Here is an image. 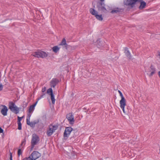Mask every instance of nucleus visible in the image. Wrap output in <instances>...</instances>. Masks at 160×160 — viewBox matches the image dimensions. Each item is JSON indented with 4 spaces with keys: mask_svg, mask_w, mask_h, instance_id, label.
Instances as JSON below:
<instances>
[{
    "mask_svg": "<svg viewBox=\"0 0 160 160\" xmlns=\"http://www.w3.org/2000/svg\"><path fill=\"white\" fill-rule=\"evenodd\" d=\"M59 82V80L57 78H53L50 82V85L51 88L48 89L47 91V93L50 96L51 99L53 104H54L55 101L54 95L52 89V88H55Z\"/></svg>",
    "mask_w": 160,
    "mask_h": 160,
    "instance_id": "1",
    "label": "nucleus"
},
{
    "mask_svg": "<svg viewBox=\"0 0 160 160\" xmlns=\"http://www.w3.org/2000/svg\"><path fill=\"white\" fill-rule=\"evenodd\" d=\"M140 3L139 7L140 9L144 8L146 6V3L143 0H126L124 2V4L127 6H130L132 8H133L135 4Z\"/></svg>",
    "mask_w": 160,
    "mask_h": 160,
    "instance_id": "2",
    "label": "nucleus"
},
{
    "mask_svg": "<svg viewBox=\"0 0 160 160\" xmlns=\"http://www.w3.org/2000/svg\"><path fill=\"white\" fill-rule=\"evenodd\" d=\"M72 132L74 133L73 137L75 138L78 135V132L77 131L75 132V130H73V129L71 127H68L65 128L63 133V137L64 140H66L67 139Z\"/></svg>",
    "mask_w": 160,
    "mask_h": 160,
    "instance_id": "3",
    "label": "nucleus"
},
{
    "mask_svg": "<svg viewBox=\"0 0 160 160\" xmlns=\"http://www.w3.org/2000/svg\"><path fill=\"white\" fill-rule=\"evenodd\" d=\"M48 52L46 53V52L43 51L38 50L36 52H33L32 54V55L38 58H44L48 56Z\"/></svg>",
    "mask_w": 160,
    "mask_h": 160,
    "instance_id": "4",
    "label": "nucleus"
},
{
    "mask_svg": "<svg viewBox=\"0 0 160 160\" xmlns=\"http://www.w3.org/2000/svg\"><path fill=\"white\" fill-rule=\"evenodd\" d=\"M41 156L40 153L38 152L34 151L29 157L25 158L22 160H35Z\"/></svg>",
    "mask_w": 160,
    "mask_h": 160,
    "instance_id": "5",
    "label": "nucleus"
},
{
    "mask_svg": "<svg viewBox=\"0 0 160 160\" xmlns=\"http://www.w3.org/2000/svg\"><path fill=\"white\" fill-rule=\"evenodd\" d=\"M49 127V129L46 132L47 135L48 137L51 136L55 131L58 129V125H53L51 124Z\"/></svg>",
    "mask_w": 160,
    "mask_h": 160,
    "instance_id": "6",
    "label": "nucleus"
},
{
    "mask_svg": "<svg viewBox=\"0 0 160 160\" xmlns=\"http://www.w3.org/2000/svg\"><path fill=\"white\" fill-rule=\"evenodd\" d=\"M9 108L12 112H15L16 114H17L19 112V108H18L14 103L12 102H9L8 103Z\"/></svg>",
    "mask_w": 160,
    "mask_h": 160,
    "instance_id": "7",
    "label": "nucleus"
},
{
    "mask_svg": "<svg viewBox=\"0 0 160 160\" xmlns=\"http://www.w3.org/2000/svg\"><path fill=\"white\" fill-rule=\"evenodd\" d=\"M39 141V138L37 135L35 134L34 136H32L31 142V150L33 149L35 145H36Z\"/></svg>",
    "mask_w": 160,
    "mask_h": 160,
    "instance_id": "8",
    "label": "nucleus"
},
{
    "mask_svg": "<svg viewBox=\"0 0 160 160\" xmlns=\"http://www.w3.org/2000/svg\"><path fill=\"white\" fill-rule=\"evenodd\" d=\"M97 7L98 11H101L103 12H106L107 9L105 8V5L102 2H99L97 4Z\"/></svg>",
    "mask_w": 160,
    "mask_h": 160,
    "instance_id": "9",
    "label": "nucleus"
},
{
    "mask_svg": "<svg viewBox=\"0 0 160 160\" xmlns=\"http://www.w3.org/2000/svg\"><path fill=\"white\" fill-rule=\"evenodd\" d=\"M125 104L122 106L121 104H120V107L122 109L123 112L125 114H128L131 111V110L129 108V107H128L126 106V101L125 102Z\"/></svg>",
    "mask_w": 160,
    "mask_h": 160,
    "instance_id": "10",
    "label": "nucleus"
},
{
    "mask_svg": "<svg viewBox=\"0 0 160 160\" xmlns=\"http://www.w3.org/2000/svg\"><path fill=\"white\" fill-rule=\"evenodd\" d=\"M66 118L68 119L70 124H73L74 122V116L72 113H69L66 116Z\"/></svg>",
    "mask_w": 160,
    "mask_h": 160,
    "instance_id": "11",
    "label": "nucleus"
},
{
    "mask_svg": "<svg viewBox=\"0 0 160 160\" xmlns=\"http://www.w3.org/2000/svg\"><path fill=\"white\" fill-rule=\"evenodd\" d=\"M59 45L64 46L63 48H65L66 50H68V48L71 47L70 45H68L67 43L66 40L65 38H63L62 39V41L59 44Z\"/></svg>",
    "mask_w": 160,
    "mask_h": 160,
    "instance_id": "12",
    "label": "nucleus"
},
{
    "mask_svg": "<svg viewBox=\"0 0 160 160\" xmlns=\"http://www.w3.org/2000/svg\"><path fill=\"white\" fill-rule=\"evenodd\" d=\"M2 107L3 108L1 110V113L4 116L7 115V112L8 110L7 107L5 105H1L0 107Z\"/></svg>",
    "mask_w": 160,
    "mask_h": 160,
    "instance_id": "13",
    "label": "nucleus"
},
{
    "mask_svg": "<svg viewBox=\"0 0 160 160\" xmlns=\"http://www.w3.org/2000/svg\"><path fill=\"white\" fill-rule=\"evenodd\" d=\"M123 11V9L119 8H116L112 10L111 13L113 14L114 13L121 14Z\"/></svg>",
    "mask_w": 160,
    "mask_h": 160,
    "instance_id": "14",
    "label": "nucleus"
},
{
    "mask_svg": "<svg viewBox=\"0 0 160 160\" xmlns=\"http://www.w3.org/2000/svg\"><path fill=\"white\" fill-rule=\"evenodd\" d=\"M124 50V53L128 59L129 60L131 59L132 58V57L130 52L128 50V48L127 47H125Z\"/></svg>",
    "mask_w": 160,
    "mask_h": 160,
    "instance_id": "15",
    "label": "nucleus"
},
{
    "mask_svg": "<svg viewBox=\"0 0 160 160\" xmlns=\"http://www.w3.org/2000/svg\"><path fill=\"white\" fill-rule=\"evenodd\" d=\"M118 92L121 98V100L120 101V104H121L122 106H123V105H124L125 104V102L126 101V99L123 97L122 92L120 90H118Z\"/></svg>",
    "mask_w": 160,
    "mask_h": 160,
    "instance_id": "16",
    "label": "nucleus"
},
{
    "mask_svg": "<svg viewBox=\"0 0 160 160\" xmlns=\"http://www.w3.org/2000/svg\"><path fill=\"white\" fill-rule=\"evenodd\" d=\"M46 87H44L42 88V95H41L40 97H38V100H39L42 98H43V96L45 95L46 94V92H45L46 91Z\"/></svg>",
    "mask_w": 160,
    "mask_h": 160,
    "instance_id": "17",
    "label": "nucleus"
},
{
    "mask_svg": "<svg viewBox=\"0 0 160 160\" xmlns=\"http://www.w3.org/2000/svg\"><path fill=\"white\" fill-rule=\"evenodd\" d=\"M39 122V120L38 119L35 120L33 122H31L29 126L32 128H34L35 126V125L38 123Z\"/></svg>",
    "mask_w": 160,
    "mask_h": 160,
    "instance_id": "18",
    "label": "nucleus"
},
{
    "mask_svg": "<svg viewBox=\"0 0 160 160\" xmlns=\"http://www.w3.org/2000/svg\"><path fill=\"white\" fill-rule=\"evenodd\" d=\"M59 49L60 48L58 46H54L52 48L53 51L55 53H57L59 51Z\"/></svg>",
    "mask_w": 160,
    "mask_h": 160,
    "instance_id": "19",
    "label": "nucleus"
},
{
    "mask_svg": "<svg viewBox=\"0 0 160 160\" xmlns=\"http://www.w3.org/2000/svg\"><path fill=\"white\" fill-rule=\"evenodd\" d=\"M90 12L92 14L95 16L97 14H98V12L94 9L92 8H91L90 9Z\"/></svg>",
    "mask_w": 160,
    "mask_h": 160,
    "instance_id": "20",
    "label": "nucleus"
},
{
    "mask_svg": "<svg viewBox=\"0 0 160 160\" xmlns=\"http://www.w3.org/2000/svg\"><path fill=\"white\" fill-rule=\"evenodd\" d=\"M97 46L98 48H100L102 46V44L101 41H100V39H98L97 40Z\"/></svg>",
    "mask_w": 160,
    "mask_h": 160,
    "instance_id": "21",
    "label": "nucleus"
},
{
    "mask_svg": "<svg viewBox=\"0 0 160 160\" xmlns=\"http://www.w3.org/2000/svg\"><path fill=\"white\" fill-rule=\"evenodd\" d=\"M95 16L96 18L99 20L102 21L103 20V18L102 15H98L97 14Z\"/></svg>",
    "mask_w": 160,
    "mask_h": 160,
    "instance_id": "22",
    "label": "nucleus"
},
{
    "mask_svg": "<svg viewBox=\"0 0 160 160\" xmlns=\"http://www.w3.org/2000/svg\"><path fill=\"white\" fill-rule=\"evenodd\" d=\"M23 148V147L21 148V146L19 147V148L18 149V156H19L20 155L22 154V149Z\"/></svg>",
    "mask_w": 160,
    "mask_h": 160,
    "instance_id": "23",
    "label": "nucleus"
},
{
    "mask_svg": "<svg viewBox=\"0 0 160 160\" xmlns=\"http://www.w3.org/2000/svg\"><path fill=\"white\" fill-rule=\"evenodd\" d=\"M34 108H35L33 107V106H32V105L30 106L28 109V112H31L34 110Z\"/></svg>",
    "mask_w": 160,
    "mask_h": 160,
    "instance_id": "24",
    "label": "nucleus"
},
{
    "mask_svg": "<svg viewBox=\"0 0 160 160\" xmlns=\"http://www.w3.org/2000/svg\"><path fill=\"white\" fill-rule=\"evenodd\" d=\"M150 71L152 72H155L156 69L154 66L152 65H151L150 66Z\"/></svg>",
    "mask_w": 160,
    "mask_h": 160,
    "instance_id": "25",
    "label": "nucleus"
},
{
    "mask_svg": "<svg viewBox=\"0 0 160 160\" xmlns=\"http://www.w3.org/2000/svg\"><path fill=\"white\" fill-rule=\"evenodd\" d=\"M18 124V129L19 130L22 129V124L21 122H17Z\"/></svg>",
    "mask_w": 160,
    "mask_h": 160,
    "instance_id": "26",
    "label": "nucleus"
},
{
    "mask_svg": "<svg viewBox=\"0 0 160 160\" xmlns=\"http://www.w3.org/2000/svg\"><path fill=\"white\" fill-rule=\"evenodd\" d=\"M23 116L21 117L18 116L17 122H21V121L22 120V119L23 118Z\"/></svg>",
    "mask_w": 160,
    "mask_h": 160,
    "instance_id": "27",
    "label": "nucleus"
},
{
    "mask_svg": "<svg viewBox=\"0 0 160 160\" xmlns=\"http://www.w3.org/2000/svg\"><path fill=\"white\" fill-rule=\"evenodd\" d=\"M30 119H29V118H27L26 119L27 124H28V125H29L30 123V122H30Z\"/></svg>",
    "mask_w": 160,
    "mask_h": 160,
    "instance_id": "28",
    "label": "nucleus"
},
{
    "mask_svg": "<svg viewBox=\"0 0 160 160\" xmlns=\"http://www.w3.org/2000/svg\"><path fill=\"white\" fill-rule=\"evenodd\" d=\"M31 116V114L30 113H28L27 114V118H29L30 119V117Z\"/></svg>",
    "mask_w": 160,
    "mask_h": 160,
    "instance_id": "29",
    "label": "nucleus"
},
{
    "mask_svg": "<svg viewBox=\"0 0 160 160\" xmlns=\"http://www.w3.org/2000/svg\"><path fill=\"white\" fill-rule=\"evenodd\" d=\"M155 73V72H152L151 71L150 74L149 76H152L153 75V74H154Z\"/></svg>",
    "mask_w": 160,
    "mask_h": 160,
    "instance_id": "30",
    "label": "nucleus"
},
{
    "mask_svg": "<svg viewBox=\"0 0 160 160\" xmlns=\"http://www.w3.org/2000/svg\"><path fill=\"white\" fill-rule=\"evenodd\" d=\"M26 142V139L25 138L23 139V141H22L21 143H23V144H24V145H25V144Z\"/></svg>",
    "mask_w": 160,
    "mask_h": 160,
    "instance_id": "31",
    "label": "nucleus"
},
{
    "mask_svg": "<svg viewBox=\"0 0 160 160\" xmlns=\"http://www.w3.org/2000/svg\"><path fill=\"white\" fill-rule=\"evenodd\" d=\"M10 160H13L12 159V153L11 152H10Z\"/></svg>",
    "mask_w": 160,
    "mask_h": 160,
    "instance_id": "32",
    "label": "nucleus"
},
{
    "mask_svg": "<svg viewBox=\"0 0 160 160\" xmlns=\"http://www.w3.org/2000/svg\"><path fill=\"white\" fill-rule=\"evenodd\" d=\"M3 130L0 127V133H3Z\"/></svg>",
    "mask_w": 160,
    "mask_h": 160,
    "instance_id": "33",
    "label": "nucleus"
},
{
    "mask_svg": "<svg viewBox=\"0 0 160 160\" xmlns=\"http://www.w3.org/2000/svg\"><path fill=\"white\" fill-rule=\"evenodd\" d=\"M27 104H28V103H26V105H25V106H24V105H23V106H22V107H23V110H24V108H25V107H26V106H27Z\"/></svg>",
    "mask_w": 160,
    "mask_h": 160,
    "instance_id": "34",
    "label": "nucleus"
},
{
    "mask_svg": "<svg viewBox=\"0 0 160 160\" xmlns=\"http://www.w3.org/2000/svg\"><path fill=\"white\" fill-rule=\"evenodd\" d=\"M83 109L84 110H85V112H88V110L87 109V108H83Z\"/></svg>",
    "mask_w": 160,
    "mask_h": 160,
    "instance_id": "35",
    "label": "nucleus"
},
{
    "mask_svg": "<svg viewBox=\"0 0 160 160\" xmlns=\"http://www.w3.org/2000/svg\"><path fill=\"white\" fill-rule=\"evenodd\" d=\"M37 101L36 102L34 103V104H36H36H37V103L38 102V101L39 100H38V98H37Z\"/></svg>",
    "mask_w": 160,
    "mask_h": 160,
    "instance_id": "36",
    "label": "nucleus"
},
{
    "mask_svg": "<svg viewBox=\"0 0 160 160\" xmlns=\"http://www.w3.org/2000/svg\"><path fill=\"white\" fill-rule=\"evenodd\" d=\"M36 105V104L34 103L32 105V106L35 108V107Z\"/></svg>",
    "mask_w": 160,
    "mask_h": 160,
    "instance_id": "37",
    "label": "nucleus"
},
{
    "mask_svg": "<svg viewBox=\"0 0 160 160\" xmlns=\"http://www.w3.org/2000/svg\"><path fill=\"white\" fill-rule=\"evenodd\" d=\"M158 75L159 77L160 78V71L158 72Z\"/></svg>",
    "mask_w": 160,
    "mask_h": 160,
    "instance_id": "38",
    "label": "nucleus"
},
{
    "mask_svg": "<svg viewBox=\"0 0 160 160\" xmlns=\"http://www.w3.org/2000/svg\"><path fill=\"white\" fill-rule=\"evenodd\" d=\"M23 143H21V144H20V146H21V148H22V147H23V146H22V145H23Z\"/></svg>",
    "mask_w": 160,
    "mask_h": 160,
    "instance_id": "39",
    "label": "nucleus"
},
{
    "mask_svg": "<svg viewBox=\"0 0 160 160\" xmlns=\"http://www.w3.org/2000/svg\"><path fill=\"white\" fill-rule=\"evenodd\" d=\"M100 0L101 1V2H102L104 1V0Z\"/></svg>",
    "mask_w": 160,
    "mask_h": 160,
    "instance_id": "40",
    "label": "nucleus"
},
{
    "mask_svg": "<svg viewBox=\"0 0 160 160\" xmlns=\"http://www.w3.org/2000/svg\"><path fill=\"white\" fill-rule=\"evenodd\" d=\"M158 55H159V56H160V52H159V53L158 54Z\"/></svg>",
    "mask_w": 160,
    "mask_h": 160,
    "instance_id": "41",
    "label": "nucleus"
},
{
    "mask_svg": "<svg viewBox=\"0 0 160 160\" xmlns=\"http://www.w3.org/2000/svg\"><path fill=\"white\" fill-rule=\"evenodd\" d=\"M159 150L160 151V149H159Z\"/></svg>",
    "mask_w": 160,
    "mask_h": 160,
    "instance_id": "42",
    "label": "nucleus"
}]
</instances>
